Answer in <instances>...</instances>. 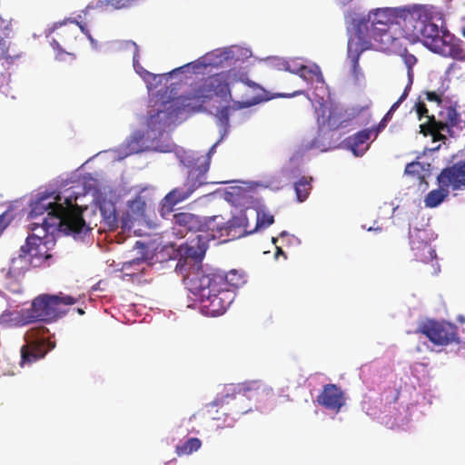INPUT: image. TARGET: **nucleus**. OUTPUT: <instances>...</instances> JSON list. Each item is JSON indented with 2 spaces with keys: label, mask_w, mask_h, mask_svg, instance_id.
Listing matches in <instances>:
<instances>
[{
  "label": "nucleus",
  "mask_w": 465,
  "mask_h": 465,
  "mask_svg": "<svg viewBox=\"0 0 465 465\" xmlns=\"http://www.w3.org/2000/svg\"><path fill=\"white\" fill-rule=\"evenodd\" d=\"M54 200L52 201L51 197L46 195L35 200L31 204L30 216L32 218L41 216L45 213H47L41 223H33L31 224L32 231L41 227L44 234H47L48 232L53 233L54 230L58 229L66 234H73L74 237L91 231V227L85 226L75 213L66 212L64 205L59 203L61 201L59 195L54 197Z\"/></svg>",
  "instance_id": "nucleus-1"
},
{
  "label": "nucleus",
  "mask_w": 465,
  "mask_h": 465,
  "mask_svg": "<svg viewBox=\"0 0 465 465\" xmlns=\"http://www.w3.org/2000/svg\"><path fill=\"white\" fill-rule=\"evenodd\" d=\"M214 223V231L208 233L207 236L203 234H197L196 238L192 240L190 244L186 246L185 256L186 259H193L195 262H200L203 258L207 250V240L209 238L215 239L221 237H228L236 239L252 233L253 231L247 230V219L244 215L234 216L226 223L221 216Z\"/></svg>",
  "instance_id": "nucleus-2"
},
{
  "label": "nucleus",
  "mask_w": 465,
  "mask_h": 465,
  "mask_svg": "<svg viewBox=\"0 0 465 465\" xmlns=\"http://www.w3.org/2000/svg\"><path fill=\"white\" fill-rule=\"evenodd\" d=\"M188 175L183 184L173 189L165 195L162 203V211L171 212L177 203L186 200L199 187L209 183L207 172L210 168V156L201 155L189 160L186 163Z\"/></svg>",
  "instance_id": "nucleus-3"
},
{
  "label": "nucleus",
  "mask_w": 465,
  "mask_h": 465,
  "mask_svg": "<svg viewBox=\"0 0 465 465\" xmlns=\"http://www.w3.org/2000/svg\"><path fill=\"white\" fill-rule=\"evenodd\" d=\"M191 290L198 296L203 312L211 317H216L225 312L234 299L232 290L213 287V284H203L202 273H197L191 280Z\"/></svg>",
  "instance_id": "nucleus-4"
},
{
  "label": "nucleus",
  "mask_w": 465,
  "mask_h": 465,
  "mask_svg": "<svg viewBox=\"0 0 465 465\" xmlns=\"http://www.w3.org/2000/svg\"><path fill=\"white\" fill-rule=\"evenodd\" d=\"M413 110L420 121L423 117L427 118L426 123L420 124V133L424 136L430 135L433 142L446 140L445 135L441 132L446 130L450 134V129L457 126L460 123V114L452 106H448L445 111L440 112V119H436L433 114L429 115L427 105L421 95L415 102Z\"/></svg>",
  "instance_id": "nucleus-5"
},
{
  "label": "nucleus",
  "mask_w": 465,
  "mask_h": 465,
  "mask_svg": "<svg viewBox=\"0 0 465 465\" xmlns=\"http://www.w3.org/2000/svg\"><path fill=\"white\" fill-rule=\"evenodd\" d=\"M75 302V298L63 292L40 294L32 301L29 308L32 321L33 322H53L65 314L66 312L62 309L63 305H73Z\"/></svg>",
  "instance_id": "nucleus-6"
},
{
  "label": "nucleus",
  "mask_w": 465,
  "mask_h": 465,
  "mask_svg": "<svg viewBox=\"0 0 465 465\" xmlns=\"http://www.w3.org/2000/svg\"><path fill=\"white\" fill-rule=\"evenodd\" d=\"M434 18L432 6L426 5H411L398 7L396 26L401 30L402 37L411 41L418 34L422 23Z\"/></svg>",
  "instance_id": "nucleus-7"
},
{
  "label": "nucleus",
  "mask_w": 465,
  "mask_h": 465,
  "mask_svg": "<svg viewBox=\"0 0 465 465\" xmlns=\"http://www.w3.org/2000/svg\"><path fill=\"white\" fill-rule=\"evenodd\" d=\"M45 327L33 328L25 334V344L20 349L21 359L19 365L24 368L44 359L48 351L54 348L46 336Z\"/></svg>",
  "instance_id": "nucleus-8"
},
{
  "label": "nucleus",
  "mask_w": 465,
  "mask_h": 465,
  "mask_svg": "<svg viewBox=\"0 0 465 465\" xmlns=\"http://www.w3.org/2000/svg\"><path fill=\"white\" fill-rule=\"evenodd\" d=\"M231 78V71L209 75L193 88L190 98L203 104L212 100L214 96L224 102H229L232 99Z\"/></svg>",
  "instance_id": "nucleus-9"
},
{
  "label": "nucleus",
  "mask_w": 465,
  "mask_h": 465,
  "mask_svg": "<svg viewBox=\"0 0 465 465\" xmlns=\"http://www.w3.org/2000/svg\"><path fill=\"white\" fill-rule=\"evenodd\" d=\"M12 24L2 18L0 15V60H4L6 64H13L16 59L21 57L22 53L12 46ZM10 84V74L0 71V96H10L15 99V95L12 94Z\"/></svg>",
  "instance_id": "nucleus-10"
},
{
  "label": "nucleus",
  "mask_w": 465,
  "mask_h": 465,
  "mask_svg": "<svg viewBox=\"0 0 465 465\" xmlns=\"http://www.w3.org/2000/svg\"><path fill=\"white\" fill-rule=\"evenodd\" d=\"M43 236L31 234L27 236L25 243L21 246L18 257L14 258L11 262V269L16 270V263L25 265L31 264L34 267L40 266L45 261L52 256L47 252V246L44 242Z\"/></svg>",
  "instance_id": "nucleus-11"
},
{
  "label": "nucleus",
  "mask_w": 465,
  "mask_h": 465,
  "mask_svg": "<svg viewBox=\"0 0 465 465\" xmlns=\"http://www.w3.org/2000/svg\"><path fill=\"white\" fill-rule=\"evenodd\" d=\"M418 332L423 334L433 344L439 346L460 342L457 326L445 321L428 320L423 322L419 326Z\"/></svg>",
  "instance_id": "nucleus-12"
},
{
  "label": "nucleus",
  "mask_w": 465,
  "mask_h": 465,
  "mask_svg": "<svg viewBox=\"0 0 465 465\" xmlns=\"http://www.w3.org/2000/svg\"><path fill=\"white\" fill-rule=\"evenodd\" d=\"M218 217H210L203 221L199 216L190 213H177L173 216V230L181 237L190 232H204L206 235L214 231V223Z\"/></svg>",
  "instance_id": "nucleus-13"
},
{
  "label": "nucleus",
  "mask_w": 465,
  "mask_h": 465,
  "mask_svg": "<svg viewBox=\"0 0 465 465\" xmlns=\"http://www.w3.org/2000/svg\"><path fill=\"white\" fill-rule=\"evenodd\" d=\"M316 113L319 125L326 126L330 130H337L347 126L348 123L354 117V114H349L342 107L325 104H321Z\"/></svg>",
  "instance_id": "nucleus-14"
},
{
  "label": "nucleus",
  "mask_w": 465,
  "mask_h": 465,
  "mask_svg": "<svg viewBox=\"0 0 465 465\" xmlns=\"http://www.w3.org/2000/svg\"><path fill=\"white\" fill-rule=\"evenodd\" d=\"M272 392V389L266 387L260 381H252L238 384H231L227 388V392L223 401L228 402L226 400L230 397L239 399L243 398L249 400H255L257 401H262L264 396H268Z\"/></svg>",
  "instance_id": "nucleus-15"
},
{
  "label": "nucleus",
  "mask_w": 465,
  "mask_h": 465,
  "mask_svg": "<svg viewBox=\"0 0 465 465\" xmlns=\"http://www.w3.org/2000/svg\"><path fill=\"white\" fill-rule=\"evenodd\" d=\"M315 401L325 410L338 413L346 404V396L341 387L328 383L322 387Z\"/></svg>",
  "instance_id": "nucleus-16"
},
{
  "label": "nucleus",
  "mask_w": 465,
  "mask_h": 465,
  "mask_svg": "<svg viewBox=\"0 0 465 465\" xmlns=\"http://www.w3.org/2000/svg\"><path fill=\"white\" fill-rule=\"evenodd\" d=\"M203 284H213V287L232 290L242 286L245 282L243 273L237 270H231L228 272H216L210 274H202Z\"/></svg>",
  "instance_id": "nucleus-17"
},
{
  "label": "nucleus",
  "mask_w": 465,
  "mask_h": 465,
  "mask_svg": "<svg viewBox=\"0 0 465 465\" xmlns=\"http://www.w3.org/2000/svg\"><path fill=\"white\" fill-rule=\"evenodd\" d=\"M437 183L453 191L465 190V160L443 168L437 176Z\"/></svg>",
  "instance_id": "nucleus-18"
},
{
  "label": "nucleus",
  "mask_w": 465,
  "mask_h": 465,
  "mask_svg": "<svg viewBox=\"0 0 465 465\" xmlns=\"http://www.w3.org/2000/svg\"><path fill=\"white\" fill-rule=\"evenodd\" d=\"M398 7H386L371 11L366 17L358 22L359 34H367L368 26L371 27L373 21L383 22L389 28L396 26Z\"/></svg>",
  "instance_id": "nucleus-19"
},
{
  "label": "nucleus",
  "mask_w": 465,
  "mask_h": 465,
  "mask_svg": "<svg viewBox=\"0 0 465 465\" xmlns=\"http://www.w3.org/2000/svg\"><path fill=\"white\" fill-rule=\"evenodd\" d=\"M389 31L390 28L386 26L383 22L375 23V21H373L372 26H368L367 34H359L357 27L355 35L352 37L359 39L364 45L371 47L374 43L379 45L389 44L393 39Z\"/></svg>",
  "instance_id": "nucleus-20"
},
{
  "label": "nucleus",
  "mask_w": 465,
  "mask_h": 465,
  "mask_svg": "<svg viewBox=\"0 0 465 465\" xmlns=\"http://www.w3.org/2000/svg\"><path fill=\"white\" fill-rule=\"evenodd\" d=\"M428 20L427 23H422L418 34L414 35L411 41H420L423 45L434 53L439 48V45H441L444 31L440 30L433 19Z\"/></svg>",
  "instance_id": "nucleus-21"
},
{
  "label": "nucleus",
  "mask_w": 465,
  "mask_h": 465,
  "mask_svg": "<svg viewBox=\"0 0 465 465\" xmlns=\"http://www.w3.org/2000/svg\"><path fill=\"white\" fill-rule=\"evenodd\" d=\"M434 52L458 62H465V43L449 32H443V39Z\"/></svg>",
  "instance_id": "nucleus-22"
},
{
  "label": "nucleus",
  "mask_w": 465,
  "mask_h": 465,
  "mask_svg": "<svg viewBox=\"0 0 465 465\" xmlns=\"http://www.w3.org/2000/svg\"><path fill=\"white\" fill-rule=\"evenodd\" d=\"M33 323L29 309L3 312L0 315V324L7 327H21Z\"/></svg>",
  "instance_id": "nucleus-23"
},
{
  "label": "nucleus",
  "mask_w": 465,
  "mask_h": 465,
  "mask_svg": "<svg viewBox=\"0 0 465 465\" xmlns=\"http://www.w3.org/2000/svg\"><path fill=\"white\" fill-rule=\"evenodd\" d=\"M411 250H417L422 247V251L435 254V250L431 247L429 239V233L424 229L414 228L409 232Z\"/></svg>",
  "instance_id": "nucleus-24"
},
{
  "label": "nucleus",
  "mask_w": 465,
  "mask_h": 465,
  "mask_svg": "<svg viewBox=\"0 0 465 465\" xmlns=\"http://www.w3.org/2000/svg\"><path fill=\"white\" fill-rule=\"evenodd\" d=\"M369 45H364L359 39L350 37L348 41V57L351 59L352 70L357 74L360 70L359 59L361 53L367 49H370Z\"/></svg>",
  "instance_id": "nucleus-25"
},
{
  "label": "nucleus",
  "mask_w": 465,
  "mask_h": 465,
  "mask_svg": "<svg viewBox=\"0 0 465 465\" xmlns=\"http://www.w3.org/2000/svg\"><path fill=\"white\" fill-rule=\"evenodd\" d=\"M297 72L293 74H298L302 79L309 83L316 82L317 84H323L324 79L321 68L317 64L311 66L304 65L298 66Z\"/></svg>",
  "instance_id": "nucleus-26"
},
{
  "label": "nucleus",
  "mask_w": 465,
  "mask_h": 465,
  "mask_svg": "<svg viewBox=\"0 0 465 465\" xmlns=\"http://www.w3.org/2000/svg\"><path fill=\"white\" fill-rule=\"evenodd\" d=\"M439 188L430 191L425 197V205L429 208H435L439 206L449 195L450 186H443L438 183Z\"/></svg>",
  "instance_id": "nucleus-27"
},
{
  "label": "nucleus",
  "mask_w": 465,
  "mask_h": 465,
  "mask_svg": "<svg viewBox=\"0 0 465 465\" xmlns=\"http://www.w3.org/2000/svg\"><path fill=\"white\" fill-rule=\"evenodd\" d=\"M371 135L375 136V131L372 128L361 130L352 136L348 137L347 143L354 154L358 155V148L367 143Z\"/></svg>",
  "instance_id": "nucleus-28"
},
{
  "label": "nucleus",
  "mask_w": 465,
  "mask_h": 465,
  "mask_svg": "<svg viewBox=\"0 0 465 465\" xmlns=\"http://www.w3.org/2000/svg\"><path fill=\"white\" fill-rule=\"evenodd\" d=\"M413 252V256L417 262H420L423 263L430 262L431 265V273L437 274L440 272V265L437 260V254H430L424 251H422V247L417 250H411Z\"/></svg>",
  "instance_id": "nucleus-29"
},
{
  "label": "nucleus",
  "mask_w": 465,
  "mask_h": 465,
  "mask_svg": "<svg viewBox=\"0 0 465 465\" xmlns=\"http://www.w3.org/2000/svg\"><path fill=\"white\" fill-rule=\"evenodd\" d=\"M312 177L302 176L295 183L294 189L299 202H303L308 198L312 190Z\"/></svg>",
  "instance_id": "nucleus-30"
},
{
  "label": "nucleus",
  "mask_w": 465,
  "mask_h": 465,
  "mask_svg": "<svg viewBox=\"0 0 465 465\" xmlns=\"http://www.w3.org/2000/svg\"><path fill=\"white\" fill-rule=\"evenodd\" d=\"M202 446V441L198 438H190L184 442L176 445L175 452L178 456L190 455L198 450Z\"/></svg>",
  "instance_id": "nucleus-31"
},
{
  "label": "nucleus",
  "mask_w": 465,
  "mask_h": 465,
  "mask_svg": "<svg viewBox=\"0 0 465 465\" xmlns=\"http://www.w3.org/2000/svg\"><path fill=\"white\" fill-rule=\"evenodd\" d=\"M143 145L144 134L140 131L134 133L127 143V148L132 153L143 151Z\"/></svg>",
  "instance_id": "nucleus-32"
},
{
  "label": "nucleus",
  "mask_w": 465,
  "mask_h": 465,
  "mask_svg": "<svg viewBox=\"0 0 465 465\" xmlns=\"http://www.w3.org/2000/svg\"><path fill=\"white\" fill-rule=\"evenodd\" d=\"M129 209L136 217L144 216L146 203L141 195H137L134 200L128 203Z\"/></svg>",
  "instance_id": "nucleus-33"
},
{
  "label": "nucleus",
  "mask_w": 465,
  "mask_h": 465,
  "mask_svg": "<svg viewBox=\"0 0 465 465\" xmlns=\"http://www.w3.org/2000/svg\"><path fill=\"white\" fill-rule=\"evenodd\" d=\"M274 223V217L270 213L264 211L257 212V219H256V226L255 230L258 228H267Z\"/></svg>",
  "instance_id": "nucleus-34"
},
{
  "label": "nucleus",
  "mask_w": 465,
  "mask_h": 465,
  "mask_svg": "<svg viewBox=\"0 0 465 465\" xmlns=\"http://www.w3.org/2000/svg\"><path fill=\"white\" fill-rule=\"evenodd\" d=\"M269 63L272 67L278 70L287 71L292 74L297 72L296 67H291V61H288L283 58L273 57L269 60Z\"/></svg>",
  "instance_id": "nucleus-35"
},
{
  "label": "nucleus",
  "mask_w": 465,
  "mask_h": 465,
  "mask_svg": "<svg viewBox=\"0 0 465 465\" xmlns=\"http://www.w3.org/2000/svg\"><path fill=\"white\" fill-rule=\"evenodd\" d=\"M162 114H164V116L166 115V114L163 111H157L156 114H151L148 117L147 125L151 130L158 131V130L163 129L165 123L162 122V117H161Z\"/></svg>",
  "instance_id": "nucleus-36"
},
{
  "label": "nucleus",
  "mask_w": 465,
  "mask_h": 465,
  "mask_svg": "<svg viewBox=\"0 0 465 465\" xmlns=\"http://www.w3.org/2000/svg\"><path fill=\"white\" fill-rule=\"evenodd\" d=\"M422 94L424 95L423 100H426L428 102H434L438 105H440L441 103L443 102V97H444L443 90L439 89L437 91H424L422 93Z\"/></svg>",
  "instance_id": "nucleus-37"
},
{
  "label": "nucleus",
  "mask_w": 465,
  "mask_h": 465,
  "mask_svg": "<svg viewBox=\"0 0 465 465\" xmlns=\"http://www.w3.org/2000/svg\"><path fill=\"white\" fill-rule=\"evenodd\" d=\"M100 211L102 213V215L104 217V220L105 221L106 224L110 227V228H114L117 226V223H118V218H117V214H116V212L114 209H113L112 211H109L107 212L105 210V208L104 207H101L100 208Z\"/></svg>",
  "instance_id": "nucleus-38"
},
{
  "label": "nucleus",
  "mask_w": 465,
  "mask_h": 465,
  "mask_svg": "<svg viewBox=\"0 0 465 465\" xmlns=\"http://www.w3.org/2000/svg\"><path fill=\"white\" fill-rule=\"evenodd\" d=\"M216 117H217V121H218V124L226 129L229 127V120H230V107L229 106H223L222 107L217 114H216Z\"/></svg>",
  "instance_id": "nucleus-39"
},
{
  "label": "nucleus",
  "mask_w": 465,
  "mask_h": 465,
  "mask_svg": "<svg viewBox=\"0 0 465 465\" xmlns=\"http://www.w3.org/2000/svg\"><path fill=\"white\" fill-rule=\"evenodd\" d=\"M423 167L420 162H411L405 167V173L412 176L421 177Z\"/></svg>",
  "instance_id": "nucleus-40"
},
{
  "label": "nucleus",
  "mask_w": 465,
  "mask_h": 465,
  "mask_svg": "<svg viewBox=\"0 0 465 465\" xmlns=\"http://www.w3.org/2000/svg\"><path fill=\"white\" fill-rule=\"evenodd\" d=\"M64 203H65V206H64V208L66 210V212L68 211V212L75 213V214H77L79 216V218L82 220V223L85 226H89L88 224H86V223L84 222V220L83 218L82 210L77 205L73 204V201L71 198H66L64 201Z\"/></svg>",
  "instance_id": "nucleus-41"
},
{
  "label": "nucleus",
  "mask_w": 465,
  "mask_h": 465,
  "mask_svg": "<svg viewBox=\"0 0 465 465\" xmlns=\"http://www.w3.org/2000/svg\"><path fill=\"white\" fill-rule=\"evenodd\" d=\"M134 0H108V5L114 9H123L129 7Z\"/></svg>",
  "instance_id": "nucleus-42"
},
{
  "label": "nucleus",
  "mask_w": 465,
  "mask_h": 465,
  "mask_svg": "<svg viewBox=\"0 0 465 465\" xmlns=\"http://www.w3.org/2000/svg\"><path fill=\"white\" fill-rule=\"evenodd\" d=\"M392 117V114L391 113H386V114L383 116V118L381 120L379 124L375 127H372V129L375 131V137L378 136L379 133L381 132L387 125L388 122L391 121Z\"/></svg>",
  "instance_id": "nucleus-43"
},
{
  "label": "nucleus",
  "mask_w": 465,
  "mask_h": 465,
  "mask_svg": "<svg viewBox=\"0 0 465 465\" xmlns=\"http://www.w3.org/2000/svg\"><path fill=\"white\" fill-rule=\"evenodd\" d=\"M134 47L133 63L134 69L138 72V68L141 67L139 64V48L134 42H129Z\"/></svg>",
  "instance_id": "nucleus-44"
},
{
  "label": "nucleus",
  "mask_w": 465,
  "mask_h": 465,
  "mask_svg": "<svg viewBox=\"0 0 465 465\" xmlns=\"http://www.w3.org/2000/svg\"><path fill=\"white\" fill-rule=\"evenodd\" d=\"M403 61L407 66V69H412V67L417 63V58L411 54H405L403 55Z\"/></svg>",
  "instance_id": "nucleus-45"
},
{
  "label": "nucleus",
  "mask_w": 465,
  "mask_h": 465,
  "mask_svg": "<svg viewBox=\"0 0 465 465\" xmlns=\"http://www.w3.org/2000/svg\"><path fill=\"white\" fill-rule=\"evenodd\" d=\"M407 90H404L402 94L400 96V98L391 106L388 113H391V114H393V113L399 108L401 104L407 98Z\"/></svg>",
  "instance_id": "nucleus-46"
},
{
  "label": "nucleus",
  "mask_w": 465,
  "mask_h": 465,
  "mask_svg": "<svg viewBox=\"0 0 465 465\" xmlns=\"http://www.w3.org/2000/svg\"><path fill=\"white\" fill-rule=\"evenodd\" d=\"M143 262H144L143 258L134 259L130 262H124V269L127 270V269L131 268L133 265H140V264L143 263Z\"/></svg>",
  "instance_id": "nucleus-47"
},
{
  "label": "nucleus",
  "mask_w": 465,
  "mask_h": 465,
  "mask_svg": "<svg viewBox=\"0 0 465 465\" xmlns=\"http://www.w3.org/2000/svg\"><path fill=\"white\" fill-rule=\"evenodd\" d=\"M223 415L225 417L223 419L224 422H226L223 427H232L234 424V419L229 417L224 411H223ZM218 428H223L222 425H217Z\"/></svg>",
  "instance_id": "nucleus-48"
},
{
  "label": "nucleus",
  "mask_w": 465,
  "mask_h": 465,
  "mask_svg": "<svg viewBox=\"0 0 465 465\" xmlns=\"http://www.w3.org/2000/svg\"><path fill=\"white\" fill-rule=\"evenodd\" d=\"M407 74H408L409 82H408V84L406 85L404 90H407V94H409V92L411 90V84H412V82H413V71H412V69H408Z\"/></svg>",
  "instance_id": "nucleus-49"
},
{
  "label": "nucleus",
  "mask_w": 465,
  "mask_h": 465,
  "mask_svg": "<svg viewBox=\"0 0 465 465\" xmlns=\"http://www.w3.org/2000/svg\"><path fill=\"white\" fill-rule=\"evenodd\" d=\"M304 92L302 91V90H299V91H295L293 92L292 94H280L281 97H292V96H296V95H300V94H303Z\"/></svg>",
  "instance_id": "nucleus-50"
},
{
  "label": "nucleus",
  "mask_w": 465,
  "mask_h": 465,
  "mask_svg": "<svg viewBox=\"0 0 465 465\" xmlns=\"http://www.w3.org/2000/svg\"><path fill=\"white\" fill-rule=\"evenodd\" d=\"M291 67H298L303 66V64H300L296 59H291Z\"/></svg>",
  "instance_id": "nucleus-51"
},
{
  "label": "nucleus",
  "mask_w": 465,
  "mask_h": 465,
  "mask_svg": "<svg viewBox=\"0 0 465 465\" xmlns=\"http://www.w3.org/2000/svg\"><path fill=\"white\" fill-rule=\"evenodd\" d=\"M283 255L284 258H286L285 253L282 252V250L280 247L276 248L275 257H278L279 255Z\"/></svg>",
  "instance_id": "nucleus-52"
},
{
  "label": "nucleus",
  "mask_w": 465,
  "mask_h": 465,
  "mask_svg": "<svg viewBox=\"0 0 465 465\" xmlns=\"http://www.w3.org/2000/svg\"><path fill=\"white\" fill-rule=\"evenodd\" d=\"M52 45L54 48H59V43L55 39H53Z\"/></svg>",
  "instance_id": "nucleus-53"
},
{
  "label": "nucleus",
  "mask_w": 465,
  "mask_h": 465,
  "mask_svg": "<svg viewBox=\"0 0 465 465\" xmlns=\"http://www.w3.org/2000/svg\"><path fill=\"white\" fill-rule=\"evenodd\" d=\"M212 419L214 420H221L222 417L220 415H216V416H213Z\"/></svg>",
  "instance_id": "nucleus-54"
},
{
  "label": "nucleus",
  "mask_w": 465,
  "mask_h": 465,
  "mask_svg": "<svg viewBox=\"0 0 465 465\" xmlns=\"http://www.w3.org/2000/svg\"><path fill=\"white\" fill-rule=\"evenodd\" d=\"M145 74H146L147 75H149V76L153 77V79H155V78H156V75H154V74H151L150 72L145 71Z\"/></svg>",
  "instance_id": "nucleus-55"
},
{
  "label": "nucleus",
  "mask_w": 465,
  "mask_h": 465,
  "mask_svg": "<svg viewBox=\"0 0 465 465\" xmlns=\"http://www.w3.org/2000/svg\"><path fill=\"white\" fill-rule=\"evenodd\" d=\"M287 235H288V233L286 232H282L280 233V237H284V236H287Z\"/></svg>",
  "instance_id": "nucleus-56"
},
{
  "label": "nucleus",
  "mask_w": 465,
  "mask_h": 465,
  "mask_svg": "<svg viewBox=\"0 0 465 465\" xmlns=\"http://www.w3.org/2000/svg\"><path fill=\"white\" fill-rule=\"evenodd\" d=\"M77 312H78L79 314H81V315L84 313V310H83V309H80V308H79V309H77Z\"/></svg>",
  "instance_id": "nucleus-57"
},
{
  "label": "nucleus",
  "mask_w": 465,
  "mask_h": 465,
  "mask_svg": "<svg viewBox=\"0 0 465 465\" xmlns=\"http://www.w3.org/2000/svg\"><path fill=\"white\" fill-rule=\"evenodd\" d=\"M461 34H462L463 37H465V26L462 28Z\"/></svg>",
  "instance_id": "nucleus-58"
}]
</instances>
